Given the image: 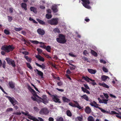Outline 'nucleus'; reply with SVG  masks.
Listing matches in <instances>:
<instances>
[{
	"label": "nucleus",
	"instance_id": "42",
	"mask_svg": "<svg viewBox=\"0 0 121 121\" xmlns=\"http://www.w3.org/2000/svg\"><path fill=\"white\" fill-rule=\"evenodd\" d=\"M8 20L9 22H11L13 19V17H12L8 16Z\"/></svg>",
	"mask_w": 121,
	"mask_h": 121
},
{
	"label": "nucleus",
	"instance_id": "30",
	"mask_svg": "<svg viewBox=\"0 0 121 121\" xmlns=\"http://www.w3.org/2000/svg\"><path fill=\"white\" fill-rule=\"evenodd\" d=\"M53 32L55 33L59 34L60 33L59 29L58 28H56L53 30Z\"/></svg>",
	"mask_w": 121,
	"mask_h": 121
},
{
	"label": "nucleus",
	"instance_id": "3",
	"mask_svg": "<svg viewBox=\"0 0 121 121\" xmlns=\"http://www.w3.org/2000/svg\"><path fill=\"white\" fill-rule=\"evenodd\" d=\"M59 38L56 39V41L60 43L64 44L66 42L65 39V35L59 34Z\"/></svg>",
	"mask_w": 121,
	"mask_h": 121
},
{
	"label": "nucleus",
	"instance_id": "43",
	"mask_svg": "<svg viewBox=\"0 0 121 121\" xmlns=\"http://www.w3.org/2000/svg\"><path fill=\"white\" fill-rule=\"evenodd\" d=\"M22 29V28H14V30L17 31H20Z\"/></svg>",
	"mask_w": 121,
	"mask_h": 121
},
{
	"label": "nucleus",
	"instance_id": "15",
	"mask_svg": "<svg viewBox=\"0 0 121 121\" xmlns=\"http://www.w3.org/2000/svg\"><path fill=\"white\" fill-rule=\"evenodd\" d=\"M35 64L37 66L40 67L43 70L45 69V66L44 64H42L41 65L37 63H36Z\"/></svg>",
	"mask_w": 121,
	"mask_h": 121
},
{
	"label": "nucleus",
	"instance_id": "46",
	"mask_svg": "<svg viewBox=\"0 0 121 121\" xmlns=\"http://www.w3.org/2000/svg\"><path fill=\"white\" fill-rule=\"evenodd\" d=\"M0 89H1V90H2V91L4 92V93L6 94V95H8V94L4 90L3 88H2V87H1V86L0 85Z\"/></svg>",
	"mask_w": 121,
	"mask_h": 121
},
{
	"label": "nucleus",
	"instance_id": "53",
	"mask_svg": "<svg viewBox=\"0 0 121 121\" xmlns=\"http://www.w3.org/2000/svg\"><path fill=\"white\" fill-rule=\"evenodd\" d=\"M13 114L17 115H20L21 114V113L20 112H16L13 113Z\"/></svg>",
	"mask_w": 121,
	"mask_h": 121
},
{
	"label": "nucleus",
	"instance_id": "49",
	"mask_svg": "<svg viewBox=\"0 0 121 121\" xmlns=\"http://www.w3.org/2000/svg\"><path fill=\"white\" fill-rule=\"evenodd\" d=\"M5 64L6 62L5 60H4L2 64V66L4 69L5 68Z\"/></svg>",
	"mask_w": 121,
	"mask_h": 121
},
{
	"label": "nucleus",
	"instance_id": "48",
	"mask_svg": "<svg viewBox=\"0 0 121 121\" xmlns=\"http://www.w3.org/2000/svg\"><path fill=\"white\" fill-rule=\"evenodd\" d=\"M104 96H105V98L107 99H108V98L109 96L108 95L107 93H103Z\"/></svg>",
	"mask_w": 121,
	"mask_h": 121
},
{
	"label": "nucleus",
	"instance_id": "45",
	"mask_svg": "<svg viewBox=\"0 0 121 121\" xmlns=\"http://www.w3.org/2000/svg\"><path fill=\"white\" fill-rule=\"evenodd\" d=\"M37 50L38 52V53L39 54H41L42 52V50L39 48L37 49Z\"/></svg>",
	"mask_w": 121,
	"mask_h": 121
},
{
	"label": "nucleus",
	"instance_id": "62",
	"mask_svg": "<svg viewBox=\"0 0 121 121\" xmlns=\"http://www.w3.org/2000/svg\"><path fill=\"white\" fill-rule=\"evenodd\" d=\"M98 100L99 101V102L100 103H103V101L100 98H98Z\"/></svg>",
	"mask_w": 121,
	"mask_h": 121
},
{
	"label": "nucleus",
	"instance_id": "11",
	"mask_svg": "<svg viewBox=\"0 0 121 121\" xmlns=\"http://www.w3.org/2000/svg\"><path fill=\"white\" fill-rule=\"evenodd\" d=\"M37 32L40 35H43L45 33V31L43 29L41 28H38L37 30Z\"/></svg>",
	"mask_w": 121,
	"mask_h": 121
},
{
	"label": "nucleus",
	"instance_id": "51",
	"mask_svg": "<svg viewBox=\"0 0 121 121\" xmlns=\"http://www.w3.org/2000/svg\"><path fill=\"white\" fill-rule=\"evenodd\" d=\"M13 110V109L11 108H8L6 110V112H9V111H12Z\"/></svg>",
	"mask_w": 121,
	"mask_h": 121
},
{
	"label": "nucleus",
	"instance_id": "38",
	"mask_svg": "<svg viewBox=\"0 0 121 121\" xmlns=\"http://www.w3.org/2000/svg\"><path fill=\"white\" fill-rule=\"evenodd\" d=\"M46 17L48 19H51L52 17V16L51 14H47L46 15Z\"/></svg>",
	"mask_w": 121,
	"mask_h": 121
},
{
	"label": "nucleus",
	"instance_id": "59",
	"mask_svg": "<svg viewBox=\"0 0 121 121\" xmlns=\"http://www.w3.org/2000/svg\"><path fill=\"white\" fill-rule=\"evenodd\" d=\"M57 84L58 86H61L62 84V82H59L57 83Z\"/></svg>",
	"mask_w": 121,
	"mask_h": 121
},
{
	"label": "nucleus",
	"instance_id": "10",
	"mask_svg": "<svg viewBox=\"0 0 121 121\" xmlns=\"http://www.w3.org/2000/svg\"><path fill=\"white\" fill-rule=\"evenodd\" d=\"M49 112L48 109L46 108H44L41 109L39 112V113L41 115H46Z\"/></svg>",
	"mask_w": 121,
	"mask_h": 121
},
{
	"label": "nucleus",
	"instance_id": "5",
	"mask_svg": "<svg viewBox=\"0 0 121 121\" xmlns=\"http://www.w3.org/2000/svg\"><path fill=\"white\" fill-rule=\"evenodd\" d=\"M58 19L57 18H52L48 20L47 22L52 25H57L58 23Z\"/></svg>",
	"mask_w": 121,
	"mask_h": 121
},
{
	"label": "nucleus",
	"instance_id": "60",
	"mask_svg": "<svg viewBox=\"0 0 121 121\" xmlns=\"http://www.w3.org/2000/svg\"><path fill=\"white\" fill-rule=\"evenodd\" d=\"M44 55L48 58H51V57L49 55L47 54H44Z\"/></svg>",
	"mask_w": 121,
	"mask_h": 121
},
{
	"label": "nucleus",
	"instance_id": "28",
	"mask_svg": "<svg viewBox=\"0 0 121 121\" xmlns=\"http://www.w3.org/2000/svg\"><path fill=\"white\" fill-rule=\"evenodd\" d=\"M24 57L28 61L30 62H31L32 59L31 58L29 57L28 56L25 55L24 56Z\"/></svg>",
	"mask_w": 121,
	"mask_h": 121
},
{
	"label": "nucleus",
	"instance_id": "63",
	"mask_svg": "<svg viewBox=\"0 0 121 121\" xmlns=\"http://www.w3.org/2000/svg\"><path fill=\"white\" fill-rule=\"evenodd\" d=\"M31 119L33 121H39L35 117H34L33 118Z\"/></svg>",
	"mask_w": 121,
	"mask_h": 121
},
{
	"label": "nucleus",
	"instance_id": "9",
	"mask_svg": "<svg viewBox=\"0 0 121 121\" xmlns=\"http://www.w3.org/2000/svg\"><path fill=\"white\" fill-rule=\"evenodd\" d=\"M73 102L75 103V104H74L70 102L69 103V105L72 107H77L80 109H82V108L79 105V104L78 102L77 101H73Z\"/></svg>",
	"mask_w": 121,
	"mask_h": 121
},
{
	"label": "nucleus",
	"instance_id": "47",
	"mask_svg": "<svg viewBox=\"0 0 121 121\" xmlns=\"http://www.w3.org/2000/svg\"><path fill=\"white\" fill-rule=\"evenodd\" d=\"M103 71L105 72H108V69L105 67H103Z\"/></svg>",
	"mask_w": 121,
	"mask_h": 121
},
{
	"label": "nucleus",
	"instance_id": "31",
	"mask_svg": "<svg viewBox=\"0 0 121 121\" xmlns=\"http://www.w3.org/2000/svg\"><path fill=\"white\" fill-rule=\"evenodd\" d=\"M45 49L48 52H51V47L49 45H48L46 47Z\"/></svg>",
	"mask_w": 121,
	"mask_h": 121
},
{
	"label": "nucleus",
	"instance_id": "6",
	"mask_svg": "<svg viewBox=\"0 0 121 121\" xmlns=\"http://www.w3.org/2000/svg\"><path fill=\"white\" fill-rule=\"evenodd\" d=\"M52 99L53 101L55 103H61L60 99H59V97L57 95H53L52 96Z\"/></svg>",
	"mask_w": 121,
	"mask_h": 121
},
{
	"label": "nucleus",
	"instance_id": "32",
	"mask_svg": "<svg viewBox=\"0 0 121 121\" xmlns=\"http://www.w3.org/2000/svg\"><path fill=\"white\" fill-rule=\"evenodd\" d=\"M83 117H82L78 116L76 118V121H82Z\"/></svg>",
	"mask_w": 121,
	"mask_h": 121
},
{
	"label": "nucleus",
	"instance_id": "23",
	"mask_svg": "<svg viewBox=\"0 0 121 121\" xmlns=\"http://www.w3.org/2000/svg\"><path fill=\"white\" fill-rule=\"evenodd\" d=\"M31 93L33 94L34 96H35L37 97H39V96L36 94L35 91L32 88L29 91Z\"/></svg>",
	"mask_w": 121,
	"mask_h": 121
},
{
	"label": "nucleus",
	"instance_id": "22",
	"mask_svg": "<svg viewBox=\"0 0 121 121\" xmlns=\"http://www.w3.org/2000/svg\"><path fill=\"white\" fill-rule=\"evenodd\" d=\"M109 79V78L108 76L105 75H103L101 77V80L103 81H105L106 80L107 78Z\"/></svg>",
	"mask_w": 121,
	"mask_h": 121
},
{
	"label": "nucleus",
	"instance_id": "39",
	"mask_svg": "<svg viewBox=\"0 0 121 121\" xmlns=\"http://www.w3.org/2000/svg\"><path fill=\"white\" fill-rule=\"evenodd\" d=\"M109 113H109L111 115H113V114H119V113H117L115 111H111V112L110 113L108 111Z\"/></svg>",
	"mask_w": 121,
	"mask_h": 121
},
{
	"label": "nucleus",
	"instance_id": "35",
	"mask_svg": "<svg viewBox=\"0 0 121 121\" xmlns=\"http://www.w3.org/2000/svg\"><path fill=\"white\" fill-rule=\"evenodd\" d=\"M66 114L69 117H70L72 116V113L69 110H68L66 111Z\"/></svg>",
	"mask_w": 121,
	"mask_h": 121
},
{
	"label": "nucleus",
	"instance_id": "19",
	"mask_svg": "<svg viewBox=\"0 0 121 121\" xmlns=\"http://www.w3.org/2000/svg\"><path fill=\"white\" fill-rule=\"evenodd\" d=\"M87 70L89 73L91 74H95L96 72V70L90 69H88Z\"/></svg>",
	"mask_w": 121,
	"mask_h": 121
},
{
	"label": "nucleus",
	"instance_id": "50",
	"mask_svg": "<svg viewBox=\"0 0 121 121\" xmlns=\"http://www.w3.org/2000/svg\"><path fill=\"white\" fill-rule=\"evenodd\" d=\"M83 85L85 87V88L87 89H88L90 90V88L87 84H84Z\"/></svg>",
	"mask_w": 121,
	"mask_h": 121
},
{
	"label": "nucleus",
	"instance_id": "7",
	"mask_svg": "<svg viewBox=\"0 0 121 121\" xmlns=\"http://www.w3.org/2000/svg\"><path fill=\"white\" fill-rule=\"evenodd\" d=\"M5 59L9 65H12L13 67H15L16 66L15 62L14 60L8 57L6 58Z\"/></svg>",
	"mask_w": 121,
	"mask_h": 121
},
{
	"label": "nucleus",
	"instance_id": "40",
	"mask_svg": "<svg viewBox=\"0 0 121 121\" xmlns=\"http://www.w3.org/2000/svg\"><path fill=\"white\" fill-rule=\"evenodd\" d=\"M56 121H64V120L62 117H58L56 119Z\"/></svg>",
	"mask_w": 121,
	"mask_h": 121
},
{
	"label": "nucleus",
	"instance_id": "58",
	"mask_svg": "<svg viewBox=\"0 0 121 121\" xmlns=\"http://www.w3.org/2000/svg\"><path fill=\"white\" fill-rule=\"evenodd\" d=\"M100 62L101 63H103L104 64H105L106 63V62L104 60H103L102 59L100 60Z\"/></svg>",
	"mask_w": 121,
	"mask_h": 121
},
{
	"label": "nucleus",
	"instance_id": "27",
	"mask_svg": "<svg viewBox=\"0 0 121 121\" xmlns=\"http://www.w3.org/2000/svg\"><path fill=\"white\" fill-rule=\"evenodd\" d=\"M62 99L64 102H68L70 101V100L69 99L63 97H62Z\"/></svg>",
	"mask_w": 121,
	"mask_h": 121
},
{
	"label": "nucleus",
	"instance_id": "16",
	"mask_svg": "<svg viewBox=\"0 0 121 121\" xmlns=\"http://www.w3.org/2000/svg\"><path fill=\"white\" fill-rule=\"evenodd\" d=\"M80 96L82 99H84L86 101H88L89 100V98H88V97L86 95H81Z\"/></svg>",
	"mask_w": 121,
	"mask_h": 121
},
{
	"label": "nucleus",
	"instance_id": "14",
	"mask_svg": "<svg viewBox=\"0 0 121 121\" xmlns=\"http://www.w3.org/2000/svg\"><path fill=\"white\" fill-rule=\"evenodd\" d=\"M35 72H36L37 71V74L39 76L41 77V78H43V73L40 71L39 70L37 69H36L34 70Z\"/></svg>",
	"mask_w": 121,
	"mask_h": 121
},
{
	"label": "nucleus",
	"instance_id": "54",
	"mask_svg": "<svg viewBox=\"0 0 121 121\" xmlns=\"http://www.w3.org/2000/svg\"><path fill=\"white\" fill-rule=\"evenodd\" d=\"M81 89L82 91L84 93H85V92H86L87 90V89L83 87H81Z\"/></svg>",
	"mask_w": 121,
	"mask_h": 121
},
{
	"label": "nucleus",
	"instance_id": "33",
	"mask_svg": "<svg viewBox=\"0 0 121 121\" xmlns=\"http://www.w3.org/2000/svg\"><path fill=\"white\" fill-rule=\"evenodd\" d=\"M21 112L25 116H31V115L29 114V112L28 111H26V112H24L22 111Z\"/></svg>",
	"mask_w": 121,
	"mask_h": 121
},
{
	"label": "nucleus",
	"instance_id": "13",
	"mask_svg": "<svg viewBox=\"0 0 121 121\" xmlns=\"http://www.w3.org/2000/svg\"><path fill=\"white\" fill-rule=\"evenodd\" d=\"M35 57L40 61L43 62L44 60V58L40 55H36Z\"/></svg>",
	"mask_w": 121,
	"mask_h": 121
},
{
	"label": "nucleus",
	"instance_id": "24",
	"mask_svg": "<svg viewBox=\"0 0 121 121\" xmlns=\"http://www.w3.org/2000/svg\"><path fill=\"white\" fill-rule=\"evenodd\" d=\"M57 7L56 6H52V9L53 12L56 13L57 12L58 10L57 9Z\"/></svg>",
	"mask_w": 121,
	"mask_h": 121
},
{
	"label": "nucleus",
	"instance_id": "18",
	"mask_svg": "<svg viewBox=\"0 0 121 121\" xmlns=\"http://www.w3.org/2000/svg\"><path fill=\"white\" fill-rule=\"evenodd\" d=\"M91 109L90 107L89 106H87L85 109V111L86 113L87 114H89L91 112Z\"/></svg>",
	"mask_w": 121,
	"mask_h": 121
},
{
	"label": "nucleus",
	"instance_id": "37",
	"mask_svg": "<svg viewBox=\"0 0 121 121\" xmlns=\"http://www.w3.org/2000/svg\"><path fill=\"white\" fill-rule=\"evenodd\" d=\"M4 33L6 35H9L10 34L9 31L7 29L4 30Z\"/></svg>",
	"mask_w": 121,
	"mask_h": 121
},
{
	"label": "nucleus",
	"instance_id": "17",
	"mask_svg": "<svg viewBox=\"0 0 121 121\" xmlns=\"http://www.w3.org/2000/svg\"><path fill=\"white\" fill-rule=\"evenodd\" d=\"M36 20L40 24L42 25H47V24H46L45 22L39 19H36Z\"/></svg>",
	"mask_w": 121,
	"mask_h": 121
},
{
	"label": "nucleus",
	"instance_id": "61",
	"mask_svg": "<svg viewBox=\"0 0 121 121\" xmlns=\"http://www.w3.org/2000/svg\"><path fill=\"white\" fill-rule=\"evenodd\" d=\"M75 66H70L69 67L70 69L71 70H73L75 69Z\"/></svg>",
	"mask_w": 121,
	"mask_h": 121
},
{
	"label": "nucleus",
	"instance_id": "41",
	"mask_svg": "<svg viewBox=\"0 0 121 121\" xmlns=\"http://www.w3.org/2000/svg\"><path fill=\"white\" fill-rule=\"evenodd\" d=\"M26 64L27 67L30 69H32V68L30 63L27 62L26 63Z\"/></svg>",
	"mask_w": 121,
	"mask_h": 121
},
{
	"label": "nucleus",
	"instance_id": "29",
	"mask_svg": "<svg viewBox=\"0 0 121 121\" xmlns=\"http://www.w3.org/2000/svg\"><path fill=\"white\" fill-rule=\"evenodd\" d=\"M91 53L92 55L95 57L97 56V54L92 49H91Z\"/></svg>",
	"mask_w": 121,
	"mask_h": 121
},
{
	"label": "nucleus",
	"instance_id": "44",
	"mask_svg": "<svg viewBox=\"0 0 121 121\" xmlns=\"http://www.w3.org/2000/svg\"><path fill=\"white\" fill-rule=\"evenodd\" d=\"M108 99H103V103H104V104H107V101H108Z\"/></svg>",
	"mask_w": 121,
	"mask_h": 121
},
{
	"label": "nucleus",
	"instance_id": "55",
	"mask_svg": "<svg viewBox=\"0 0 121 121\" xmlns=\"http://www.w3.org/2000/svg\"><path fill=\"white\" fill-rule=\"evenodd\" d=\"M69 55L70 56L73 57H75L76 56V55L73 54V53L72 52L69 53Z\"/></svg>",
	"mask_w": 121,
	"mask_h": 121
},
{
	"label": "nucleus",
	"instance_id": "36",
	"mask_svg": "<svg viewBox=\"0 0 121 121\" xmlns=\"http://www.w3.org/2000/svg\"><path fill=\"white\" fill-rule=\"evenodd\" d=\"M30 41L31 43L34 44H37L39 43V42L37 40H30Z\"/></svg>",
	"mask_w": 121,
	"mask_h": 121
},
{
	"label": "nucleus",
	"instance_id": "1",
	"mask_svg": "<svg viewBox=\"0 0 121 121\" xmlns=\"http://www.w3.org/2000/svg\"><path fill=\"white\" fill-rule=\"evenodd\" d=\"M14 48V47L13 45H3L1 48V50H3L1 52V54L2 55H4L6 53H8L11 51H12Z\"/></svg>",
	"mask_w": 121,
	"mask_h": 121
},
{
	"label": "nucleus",
	"instance_id": "2",
	"mask_svg": "<svg viewBox=\"0 0 121 121\" xmlns=\"http://www.w3.org/2000/svg\"><path fill=\"white\" fill-rule=\"evenodd\" d=\"M5 97L7 98L9 101L13 105L14 107V108L16 109H17L19 107L17 105H15V104H17L18 105V102L15 99L14 97H11L7 95H5Z\"/></svg>",
	"mask_w": 121,
	"mask_h": 121
},
{
	"label": "nucleus",
	"instance_id": "34",
	"mask_svg": "<svg viewBox=\"0 0 121 121\" xmlns=\"http://www.w3.org/2000/svg\"><path fill=\"white\" fill-rule=\"evenodd\" d=\"M88 121H94V118L92 116H90L87 118Z\"/></svg>",
	"mask_w": 121,
	"mask_h": 121
},
{
	"label": "nucleus",
	"instance_id": "21",
	"mask_svg": "<svg viewBox=\"0 0 121 121\" xmlns=\"http://www.w3.org/2000/svg\"><path fill=\"white\" fill-rule=\"evenodd\" d=\"M9 85L10 87L12 89H13L15 87L14 83L12 81L9 82Z\"/></svg>",
	"mask_w": 121,
	"mask_h": 121
},
{
	"label": "nucleus",
	"instance_id": "20",
	"mask_svg": "<svg viewBox=\"0 0 121 121\" xmlns=\"http://www.w3.org/2000/svg\"><path fill=\"white\" fill-rule=\"evenodd\" d=\"M21 6L25 10H26L27 9V4L25 3H22L21 4Z\"/></svg>",
	"mask_w": 121,
	"mask_h": 121
},
{
	"label": "nucleus",
	"instance_id": "26",
	"mask_svg": "<svg viewBox=\"0 0 121 121\" xmlns=\"http://www.w3.org/2000/svg\"><path fill=\"white\" fill-rule=\"evenodd\" d=\"M100 86H102L104 87L108 88H109V86L105 83H99V84Z\"/></svg>",
	"mask_w": 121,
	"mask_h": 121
},
{
	"label": "nucleus",
	"instance_id": "12",
	"mask_svg": "<svg viewBox=\"0 0 121 121\" xmlns=\"http://www.w3.org/2000/svg\"><path fill=\"white\" fill-rule=\"evenodd\" d=\"M82 79H83L85 80L88 82H89L90 80L93 82H94L95 81V80H92V79L90 78L87 76H86L85 77L84 76H82Z\"/></svg>",
	"mask_w": 121,
	"mask_h": 121
},
{
	"label": "nucleus",
	"instance_id": "8",
	"mask_svg": "<svg viewBox=\"0 0 121 121\" xmlns=\"http://www.w3.org/2000/svg\"><path fill=\"white\" fill-rule=\"evenodd\" d=\"M39 99L42 100V102L45 104L48 103V98L47 96L45 95H43L42 96V98L40 97H38Z\"/></svg>",
	"mask_w": 121,
	"mask_h": 121
},
{
	"label": "nucleus",
	"instance_id": "64",
	"mask_svg": "<svg viewBox=\"0 0 121 121\" xmlns=\"http://www.w3.org/2000/svg\"><path fill=\"white\" fill-rule=\"evenodd\" d=\"M49 121H54L53 118L52 117H50L48 119Z\"/></svg>",
	"mask_w": 121,
	"mask_h": 121
},
{
	"label": "nucleus",
	"instance_id": "56",
	"mask_svg": "<svg viewBox=\"0 0 121 121\" xmlns=\"http://www.w3.org/2000/svg\"><path fill=\"white\" fill-rule=\"evenodd\" d=\"M66 73L67 74H70L72 73V72L70 71L69 69H68L66 71Z\"/></svg>",
	"mask_w": 121,
	"mask_h": 121
},
{
	"label": "nucleus",
	"instance_id": "52",
	"mask_svg": "<svg viewBox=\"0 0 121 121\" xmlns=\"http://www.w3.org/2000/svg\"><path fill=\"white\" fill-rule=\"evenodd\" d=\"M34 110L35 111L38 112L39 110V108L36 107H34Z\"/></svg>",
	"mask_w": 121,
	"mask_h": 121
},
{
	"label": "nucleus",
	"instance_id": "25",
	"mask_svg": "<svg viewBox=\"0 0 121 121\" xmlns=\"http://www.w3.org/2000/svg\"><path fill=\"white\" fill-rule=\"evenodd\" d=\"M30 10L31 11H33L34 13H37V9L36 8L33 7H31L30 8Z\"/></svg>",
	"mask_w": 121,
	"mask_h": 121
},
{
	"label": "nucleus",
	"instance_id": "4",
	"mask_svg": "<svg viewBox=\"0 0 121 121\" xmlns=\"http://www.w3.org/2000/svg\"><path fill=\"white\" fill-rule=\"evenodd\" d=\"M90 104L92 106L96 108H98L103 113H109V112L107 111H106L104 109H102L101 108L99 107H98L99 105L97 104L96 102L95 101H93V102H91Z\"/></svg>",
	"mask_w": 121,
	"mask_h": 121
},
{
	"label": "nucleus",
	"instance_id": "57",
	"mask_svg": "<svg viewBox=\"0 0 121 121\" xmlns=\"http://www.w3.org/2000/svg\"><path fill=\"white\" fill-rule=\"evenodd\" d=\"M22 53L23 54H24L26 55H28L29 53V52L27 51H24L22 52Z\"/></svg>",
	"mask_w": 121,
	"mask_h": 121
}]
</instances>
